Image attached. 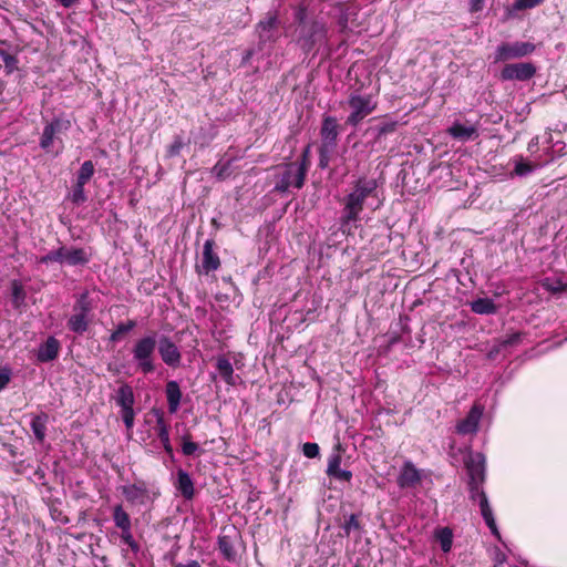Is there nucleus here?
Here are the masks:
<instances>
[{
  "label": "nucleus",
  "instance_id": "72a5a7b5",
  "mask_svg": "<svg viewBox=\"0 0 567 567\" xmlns=\"http://www.w3.org/2000/svg\"><path fill=\"white\" fill-rule=\"evenodd\" d=\"M435 538L444 553H449L453 544V533L449 527H442L435 530Z\"/></svg>",
  "mask_w": 567,
  "mask_h": 567
},
{
  "label": "nucleus",
  "instance_id": "49530a36",
  "mask_svg": "<svg viewBox=\"0 0 567 567\" xmlns=\"http://www.w3.org/2000/svg\"><path fill=\"white\" fill-rule=\"evenodd\" d=\"M0 55H1L2 62L8 71V73L13 72V70L17 69V64H18L17 58L8 52H4V51H1Z\"/></svg>",
  "mask_w": 567,
  "mask_h": 567
},
{
  "label": "nucleus",
  "instance_id": "5fc2aeb1",
  "mask_svg": "<svg viewBox=\"0 0 567 567\" xmlns=\"http://www.w3.org/2000/svg\"><path fill=\"white\" fill-rule=\"evenodd\" d=\"M121 540L125 545H127L128 543L135 540L134 537H133V534H132V528L121 529Z\"/></svg>",
  "mask_w": 567,
  "mask_h": 567
},
{
  "label": "nucleus",
  "instance_id": "2f4dec72",
  "mask_svg": "<svg viewBox=\"0 0 567 567\" xmlns=\"http://www.w3.org/2000/svg\"><path fill=\"white\" fill-rule=\"evenodd\" d=\"M218 549L227 560L234 561L236 559L237 553L230 535H221L218 537Z\"/></svg>",
  "mask_w": 567,
  "mask_h": 567
},
{
  "label": "nucleus",
  "instance_id": "864d4df0",
  "mask_svg": "<svg viewBox=\"0 0 567 567\" xmlns=\"http://www.w3.org/2000/svg\"><path fill=\"white\" fill-rule=\"evenodd\" d=\"M10 382V371L8 369L0 370V391Z\"/></svg>",
  "mask_w": 567,
  "mask_h": 567
},
{
  "label": "nucleus",
  "instance_id": "c756f323",
  "mask_svg": "<svg viewBox=\"0 0 567 567\" xmlns=\"http://www.w3.org/2000/svg\"><path fill=\"white\" fill-rule=\"evenodd\" d=\"M48 419L47 413H40L31 421V430L39 442H43L45 439Z\"/></svg>",
  "mask_w": 567,
  "mask_h": 567
},
{
  "label": "nucleus",
  "instance_id": "9d476101",
  "mask_svg": "<svg viewBox=\"0 0 567 567\" xmlns=\"http://www.w3.org/2000/svg\"><path fill=\"white\" fill-rule=\"evenodd\" d=\"M536 73V68L530 62L506 64L502 72L501 79L504 81H528Z\"/></svg>",
  "mask_w": 567,
  "mask_h": 567
},
{
  "label": "nucleus",
  "instance_id": "4468645a",
  "mask_svg": "<svg viewBox=\"0 0 567 567\" xmlns=\"http://www.w3.org/2000/svg\"><path fill=\"white\" fill-rule=\"evenodd\" d=\"M90 259L91 254L85 248L61 246V265L84 266Z\"/></svg>",
  "mask_w": 567,
  "mask_h": 567
},
{
  "label": "nucleus",
  "instance_id": "13d9d810",
  "mask_svg": "<svg viewBox=\"0 0 567 567\" xmlns=\"http://www.w3.org/2000/svg\"><path fill=\"white\" fill-rule=\"evenodd\" d=\"M547 289L554 293L561 292L566 289V285L558 281L556 285L548 286Z\"/></svg>",
  "mask_w": 567,
  "mask_h": 567
},
{
  "label": "nucleus",
  "instance_id": "a211bd4d",
  "mask_svg": "<svg viewBox=\"0 0 567 567\" xmlns=\"http://www.w3.org/2000/svg\"><path fill=\"white\" fill-rule=\"evenodd\" d=\"M421 481V475L411 462H405L400 475L398 476V485L401 488L415 486Z\"/></svg>",
  "mask_w": 567,
  "mask_h": 567
},
{
  "label": "nucleus",
  "instance_id": "69168bd1",
  "mask_svg": "<svg viewBox=\"0 0 567 567\" xmlns=\"http://www.w3.org/2000/svg\"><path fill=\"white\" fill-rule=\"evenodd\" d=\"M217 175H218V176H221V175H223V169H219V171L217 172Z\"/></svg>",
  "mask_w": 567,
  "mask_h": 567
},
{
  "label": "nucleus",
  "instance_id": "f704fd0d",
  "mask_svg": "<svg viewBox=\"0 0 567 567\" xmlns=\"http://www.w3.org/2000/svg\"><path fill=\"white\" fill-rule=\"evenodd\" d=\"M136 327L135 320H127L126 322H121L116 329L111 333L110 341L117 342L121 340L122 336L132 331Z\"/></svg>",
  "mask_w": 567,
  "mask_h": 567
},
{
  "label": "nucleus",
  "instance_id": "6e6d98bb",
  "mask_svg": "<svg viewBox=\"0 0 567 567\" xmlns=\"http://www.w3.org/2000/svg\"><path fill=\"white\" fill-rule=\"evenodd\" d=\"M485 0H471L470 2V11L471 12H480L484 9Z\"/></svg>",
  "mask_w": 567,
  "mask_h": 567
},
{
  "label": "nucleus",
  "instance_id": "423d86ee",
  "mask_svg": "<svg viewBox=\"0 0 567 567\" xmlns=\"http://www.w3.org/2000/svg\"><path fill=\"white\" fill-rule=\"evenodd\" d=\"M71 122L68 118L55 117L51 122L47 123L43 127V132L40 137V147L50 153L54 141H60L59 135L69 131Z\"/></svg>",
  "mask_w": 567,
  "mask_h": 567
},
{
  "label": "nucleus",
  "instance_id": "0e129e2a",
  "mask_svg": "<svg viewBox=\"0 0 567 567\" xmlns=\"http://www.w3.org/2000/svg\"><path fill=\"white\" fill-rule=\"evenodd\" d=\"M251 55H252V51L251 50L247 51L245 56H244V59H243V61L244 62L248 61L251 58Z\"/></svg>",
  "mask_w": 567,
  "mask_h": 567
},
{
  "label": "nucleus",
  "instance_id": "bf43d9fd",
  "mask_svg": "<svg viewBox=\"0 0 567 567\" xmlns=\"http://www.w3.org/2000/svg\"><path fill=\"white\" fill-rule=\"evenodd\" d=\"M481 483H482V482H475V483L473 484L472 482H470V486H471V496H472V498H473V499H475L476 497L478 498V492H477V489H478V491H482V489L480 488V484H481Z\"/></svg>",
  "mask_w": 567,
  "mask_h": 567
},
{
  "label": "nucleus",
  "instance_id": "603ef678",
  "mask_svg": "<svg viewBox=\"0 0 567 567\" xmlns=\"http://www.w3.org/2000/svg\"><path fill=\"white\" fill-rule=\"evenodd\" d=\"M343 528L346 530V534L349 535L351 530L359 529L360 524L358 520L357 515L351 514L344 522Z\"/></svg>",
  "mask_w": 567,
  "mask_h": 567
},
{
  "label": "nucleus",
  "instance_id": "9b49d317",
  "mask_svg": "<svg viewBox=\"0 0 567 567\" xmlns=\"http://www.w3.org/2000/svg\"><path fill=\"white\" fill-rule=\"evenodd\" d=\"M215 241L207 239L203 246L202 264L196 266L198 274L208 275L212 271H216L220 267L219 256L215 252Z\"/></svg>",
  "mask_w": 567,
  "mask_h": 567
},
{
  "label": "nucleus",
  "instance_id": "a19ab883",
  "mask_svg": "<svg viewBox=\"0 0 567 567\" xmlns=\"http://www.w3.org/2000/svg\"><path fill=\"white\" fill-rule=\"evenodd\" d=\"M182 440H183L182 452L184 455H186V456L194 455L199 450L198 444L195 442H192L189 440V435H184L182 437Z\"/></svg>",
  "mask_w": 567,
  "mask_h": 567
},
{
  "label": "nucleus",
  "instance_id": "4be33fe9",
  "mask_svg": "<svg viewBox=\"0 0 567 567\" xmlns=\"http://www.w3.org/2000/svg\"><path fill=\"white\" fill-rule=\"evenodd\" d=\"M10 297L12 307L21 313L27 306V292L20 280L14 279L10 282Z\"/></svg>",
  "mask_w": 567,
  "mask_h": 567
},
{
  "label": "nucleus",
  "instance_id": "f8f14e48",
  "mask_svg": "<svg viewBox=\"0 0 567 567\" xmlns=\"http://www.w3.org/2000/svg\"><path fill=\"white\" fill-rule=\"evenodd\" d=\"M121 491L125 499L132 505H145L150 501V491L145 482L124 485Z\"/></svg>",
  "mask_w": 567,
  "mask_h": 567
},
{
  "label": "nucleus",
  "instance_id": "e2e57ef3",
  "mask_svg": "<svg viewBox=\"0 0 567 567\" xmlns=\"http://www.w3.org/2000/svg\"><path fill=\"white\" fill-rule=\"evenodd\" d=\"M127 546L131 548V550L135 554H137L141 549L138 543L136 540H133L131 543L127 544Z\"/></svg>",
  "mask_w": 567,
  "mask_h": 567
},
{
  "label": "nucleus",
  "instance_id": "39448f33",
  "mask_svg": "<svg viewBox=\"0 0 567 567\" xmlns=\"http://www.w3.org/2000/svg\"><path fill=\"white\" fill-rule=\"evenodd\" d=\"M348 105L351 113L346 123L355 127L377 109L378 103L371 94L354 92L349 95Z\"/></svg>",
  "mask_w": 567,
  "mask_h": 567
},
{
  "label": "nucleus",
  "instance_id": "bb28decb",
  "mask_svg": "<svg viewBox=\"0 0 567 567\" xmlns=\"http://www.w3.org/2000/svg\"><path fill=\"white\" fill-rule=\"evenodd\" d=\"M115 401L121 410L133 409L135 398L132 386L127 383L122 384L116 391Z\"/></svg>",
  "mask_w": 567,
  "mask_h": 567
},
{
  "label": "nucleus",
  "instance_id": "7ed1b4c3",
  "mask_svg": "<svg viewBox=\"0 0 567 567\" xmlns=\"http://www.w3.org/2000/svg\"><path fill=\"white\" fill-rule=\"evenodd\" d=\"M296 32V42L305 52H310L317 45L324 44L328 39L327 24L319 19H313L300 28H297Z\"/></svg>",
  "mask_w": 567,
  "mask_h": 567
},
{
  "label": "nucleus",
  "instance_id": "a878e982",
  "mask_svg": "<svg viewBox=\"0 0 567 567\" xmlns=\"http://www.w3.org/2000/svg\"><path fill=\"white\" fill-rule=\"evenodd\" d=\"M165 392L168 404V411L171 413H176L179 408L182 399V392L178 383L176 381H168L166 383Z\"/></svg>",
  "mask_w": 567,
  "mask_h": 567
},
{
  "label": "nucleus",
  "instance_id": "680f3d73",
  "mask_svg": "<svg viewBox=\"0 0 567 567\" xmlns=\"http://www.w3.org/2000/svg\"><path fill=\"white\" fill-rule=\"evenodd\" d=\"M79 0H59L60 4L64 8L73 7Z\"/></svg>",
  "mask_w": 567,
  "mask_h": 567
},
{
  "label": "nucleus",
  "instance_id": "2eb2a0df",
  "mask_svg": "<svg viewBox=\"0 0 567 567\" xmlns=\"http://www.w3.org/2000/svg\"><path fill=\"white\" fill-rule=\"evenodd\" d=\"M338 453H333L328 460L327 466V475L333 477L338 481L350 482L352 478V473L347 470H341V461L342 456L340 454L341 446H337Z\"/></svg>",
  "mask_w": 567,
  "mask_h": 567
},
{
  "label": "nucleus",
  "instance_id": "8fccbe9b",
  "mask_svg": "<svg viewBox=\"0 0 567 567\" xmlns=\"http://www.w3.org/2000/svg\"><path fill=\"white\" fill-rule=\"evenodd\" d=\"M121 414H122V420H123L126 429L131 430L134 425V416H135L134 409L121 410Z\"/></svg>",
  "mask_w": 567,
  "mask_h": 567
},
{
  "label": "nucleus",
  "instance_id": "e433bc0d",
  "mask_svg": "<svg viewBox=\"0 0 567 567\" xmlns=\"http://www.w3.org/2000/svg\"><path fill=\"white\" fill-rule=\"evenodd\" d=\"M514 163L515 167L513 174L517 176H527L530 173H533L535 168V166L532 163L525 162L522 156L515 157Z\"/></svg>",
  "mask_w": 567,
  "mask_h": 567
},
{
  "label": "nucleus",
  "instance_id": "de8ad7c7",
  "mask_svg": "<svg viewBox=\"0 0 567 567\" xmlns=\"http://www.w3.org/2000/svg\"><path fill=\"white\" fill-rule=\"evenodd\" d=\"M302 453L308 458H315L320 453L319 445L317 443L307 442L302 445Z\"/></svg>",
  "mask_w": 567,
  "mask_h": 567
},
{
  "label": "nucleus",
  "instance_id": "0eeeda50",
  "mask_svg": "<svg viewBox=\"0 0 567 567\" xmlns=\"http://www.w3.org/2000/svg\"><path fill=\"white\" fill-rule=\"evenodd\" d=\"M535 44L530 42L502 43L495 51V61H507L532 54L535 51Z\"/></svg>",
  "mask_w": 567,
  "mask_h": 567
},
{
  "label": "nucleus",
  "instance_id": "4c0bfd02",
  "mask_svg": "<svg viewBox=\"0 0 567 567\" xmlns=\"http://www.w3.org/2000/svg\"><path fill=\"white\" fill-rule=\"evenodd\" d=\"M93 174L94 165L92 161H85L78 172L76 182L81 184H86L92 178Z\"/></svg>",
  "mask_w": 567,
  "mask_h": 567
},
{
  "label": "nucleus",
  "instance_id": "473e14b6",
  "mask_svg": "<svg viewBox=\"0 0 567 567\" xmlns=\"http://www.w3.org/2000/svg\"><path fill=\"white\" fill-rule=\"evenodd\" d=\"M93 308H94L93 301L90 298L89 292L85 291L78 297V299L73 306V311L90 316Z\"/></svg>",
  "mask_w": 567,
  "mask_h": 567
},
{
  "label": "nucleus",
  "instance_id": "c9c22d12",
  "mask_svg": "<svg viewBox=\"0 0 567 567\" xmlns=\"http://www.w3.org/2000/svg\"><path fill=\"white\" fill-rule=\"evenodd\" d=\"M520 341H522V333L515 332V333L502 339L491 353H493L494 351L498 353L502 350H505L507 348L516 347L517 344L520 343Z\"/></svg>",
  "mask_w": 567,
  "mask_h": 567
},
{
  "label": "nucleus",
  "instance_id": "6ab92c4d",
  "mask_svg": "<svg viewBox=\"0 0 567 567\" xmlns=\"http://www.w3.org/2000/svg\"><path fill=\"white\" fill-rule=\"evenodd\" d=\"M216 369H217L219 377L228 385L234 386L237 384V382L239 380V375L235 374L231 362L225 355L217 357Z\"/></svg>",
  "mask_w": 567,
  "mask_h": 567
},
{
  "label": "nucleus",
  "instance_id": "5701e85b",
  "mask_svg": "<svg viewBox=\"0 0 567 567\" xmlns=\"http://www.w3.org/2000/svg\"><path fill=\"white\" fill-rule=\"evenodd\" d=\"M155 432H156V435L159 439L165 452L171 457H173L174 452H173V446H172L171 440H169V425L164 420L163 414L157 415Z\"/></svg>",
  "mask_w": 567,
  "mask_h": 567
},
{
  "label": "nucleus",
  "instance_id": "ddd939ff",
  "mask_svg": "<svg viewBox=\"0 0 567 567\" xmlns=\"http://www.w3.org/2000/svg\"><path fill=\"white\" fill-rule=\"evenodd\" d=\"M484 408L478 404H474L466 417L461 420L456 424V432L462 435L474 434L478 430V423L483 415Z\"/></svg>",
  "mask_w": 567,
  "mask_h": 567
},
{
  "label": "nucleus",
  "instance_id": "c85d7f7f",
  "mask_svg": "<svg viewBox=\"0 0 567 567\" xmlns=\"http://www.w3.org/2000/svg\"><path fill=\"white\" fill-rule=\"evenodd\" d=\"M471 310L477 315H494L497 306L489 298H478L471 302Z\"/></svg>",
  "mask_w": 567,
  "mask_h": 567
},
{
  "label": "nucleus",
  "instance_id": "3c124183",
  "mask_svg": "<svg viewBox=\"0 0 567 567\" xmlns=\"http://www.w3.org/2000/svg\"><path fill=\"white\" fill-rule=\"evenodd\" d=\"M332 147L320 146L319 148V167L327 168L329 165V152Z\"/></svg>",
  "mask_w": 567,
  "mask_h": 567
},
{
  "label": "nucleus",
  "instance_id": "1a4fd4ad",
  "mask_svg": "<svg viewBox=\"0 0 567 567\" xmlns=\"http://www.w3.org/2000/svg\"><path fill=\"white\" fill-rule=\"evenodd\" d=\"M157 350L162 361L171 367L178 368L182 361V353L176 343L167 336H162L157 340Z\"/></svg>",
  "mask_w": 567,
  "mask_h": 567
},
{
  "label": "nucleus",
  "instance_id": "f3484780",
  "mask_svg": "<svg viewBox=\"0 0 567 567\" xmlns=\"http://www.w3.org/2000/svg\"><path fill=\"white\" fill-rule=\"evenodd\" d=\"M338 122L336 117L327 116L321 126L320 135L322 137V145L327 147H334L338 137Z\"/></svg>",
  "mask_w": 567,
  "mask_h": 567
},
{
  "label": "nucleus",
  "instance_id": "79ce46f5",
  "mask_svg": "<svg viewBox=\"0 0 567 567\" xmlns=\"http://www.w3.org/2000/svg\"><path fill=\"white\" fill-rule=\"evenodd\" d=\"M185 143L181 135H176L172 144L167 147V156L175 157L179 155L181 150L184 147Z\"/></svg>",
  "mask_w": 567,
  "mask_h": 567
},
{
  "label": "nucleus",
  "instance_id": "b1692460",
  "mask_svg": "<svg viewBox=\"0 0 567 567\" xmlns=\"http://www.w3.org/2000/svg\"><path fill=\"white\" fill-rule=\"evenodd\" d=\"M478 504H480V508H481V514L486 523V525L488 526V528L491 529V532L498 536V530H497V526H496V523H495V518H494V515H493V511L489 506V503H488V499H487V496L485 494L484 491H478Z\"/></svg>",
  "mask_w": 567,
  "mask_h": 567
},
{
  "label": "nucleus",
  "instance_id": "393cba45",
  "mask_svg": "<svg viewBox=\"0 0 567 567\" xmlns=\"http://www.w3.org/2000/svg\"><path fill=\"white\" fill-rule=\"evenodd\" d=\"M449 134L460 141H471L475 140L478 136L477 130L475 126L470 125H463L461 123H454L451 127L447 130Z\"/></svg>",
  "mask_w": 567,
  "mask_h": 567
},
{
  "label": "nucleus",
  "instance_id": "338daca9",
  "mask_svg": "<svg viewBox=\"0 0 567 567\" xmlns=\"http://www.w3.org/2000/svg\"><path fill=\"white\" fill-rule=\"evenodd\" d=\"M130 566H131V567H136L134 564H131Z\"/></svg>",
  "mask_w": 567,
  "mask_h": 567
},
{
  "label": "nucleus",
  "instance_id": "58836bf2",
  "mask_svg": "<svg viewBox=\"0 0 567 567\" xmlns=\"http://www.w3.org/2000/svg\"><path fill=\"white\" fill-rule=\"evenodd\" d=\"M311 152L310 145H307L302 151L299 161H297V166L307 175L310 165H311Z\"/></svg>",
  "mask_w": 567,
  "mask_h": 567
},
{
  "label": "nucleus",
  "instance_id": "a18cd8bd",
  "mask_svg": "<svg viewBox=\"0 0 567 567\" xmlns=\"http://www.w3.org/2000/svg\"><path fill=\"white\" fill-rule=\"evenodd\" d=\"M40 264L48 265L50 262H59L61 264V247L55 250L49 251L47 255L41 256L39 258Z\"/></svg>",
  "mask_w": 567,
  "mask_h": 567
},
{
  "label": "nucleus",
  "instance_id": "4d7b16f0",
  "mask_svg": "<svg viewBox=\"0 0 567 567\" xmlns=\"http://www.w3.org/2000/svg\"><path fill=\"white\" fill-rule=\"evenodd\" d=\"M173 567H203V566L195 559H188L186 561L174 563Z\"/></svg>",
  "mask_w": 567,
  "mask_h": 567
},
{
  "label": "nucleus",
  "instance_id": "cd10ccee",
  "mask_svg": "<svg viewBox=\"0 0 567 567\" xmlns=\"http://www.w3.org/2000/svg\"><path fill=\"white\" fill-rule=\"evenodd\" d=\"M91 323L87 315L74 312L68 320V328L78 334H83Z\"/></svg>",
  "mask_w": 567,
  "mask_h": 567
},
{
  "label": "nucleus",
  "instance_id": "ea45409f",
  "mask_svg": "<svg viewBox=\"0 0 567 567\" xmlns=\"http://www.w3.org/2000/svg\"><path fill=\"white\" fill-rule=\"evenodd\" d=\"M84 186L85 184H81V183H75L74 187H73V190H72V194H71V200L72 203L79 205V204H82L86 200V196H85V193H84Z\"/></svg>",
  "mask_w": 567,
  "mask_h": 567
},
{
  "label": "nucleus",
  "instance_id": "f257e3e1",
  "mask_svg": "<svg viewBox=\"0 0 567 567\" xmlns=\"http://www.w3.org/2000/svg\"><path fill=\"white\" fill-rule=\"evenodd\" d=\"M375 187L377 184L374 181H359L353 192L346 197L341 217V229L343 233L347 230V226L351 221H357L359 219V216L363 210L365 199L375 189Z\"/></svg>",
  "mask_w": 567,
  "mask_h": 567
},
{
  "label": "nucleus",
  "instance_id": "c03bdc74",
  "mask_svg": "<svg viewBox=\"0 0 567 567\" xmlns=\"http://www.w3.org/2000/svg\"><path fill=\"white\" fill-rule=\"evenodd\" d=\"M544 0H516L513 3L514 11H522L539 6Z\"/></svg>",
  "mask_w": 567,
  "mask_h": 567
},
{
  "label": "nucleus",
  "instance_id": "f03ea898",
  "mask_svg": "<svg viewBox=\"0 0 567 567\" xmlns=\"http://www.w3.org/2000/svg\"><path fill=\"white\" fill-rule=\"evenodd\" d=\"M156 349V333L145 334L134 341L131 353L137 371L145 375L155 371Z\"/></svg>",
  "mask_w": 567,
  "mask_h": 567
},
{
  "label": "nucleus",
  "instance_id": "052dcab7",
  "mask_svg": "<svg viewBox=\"0 0 567 567\" xmlns=\"http://www.w3.org/2000/svg\"><path fill=\"white\" fill-rule=\"evenodd\" d=\"M566 145L564 142H560V141H557L554 146H553V151L554 153H556L558 156L563 155L564 154V150H565Z\"/></svg>",
  "mask_w": 567,
  "mask_h": 567
},
{
  "label": "nucleus",
  "instance_id": "20e7f679",
  "mask_svg": "<svg viewBox=\"0 0 567 567\" xmlns=\"http://www.w3.org/2000/svg\"><path fill=\"white\" fill-rule=\"evenodd\" d=\"M306 174L297 166V163L281 164L275 167L274 192L284 194L290 187L300 189L305 185Z\"/></svg>",
  "mask_w": 567,
  "mask_h": 567
},
{
  "label": "nucleus",
  "instance_id": "aec40b11",
  "mask_svg": "<svg viewBox=\"0 0 567 567\" xmlns=\"http://www.w3.org/2000/svg\"><path fill=\"white\" fill-rule=\"evenodd\" d=\"M59 350V340L54 337H49L47 341L39 347L37 358L40 362H50L58 357Z\"/></svg>",
  "mask_w": 567,
  "mask_h": 567
},
{
  "label": "nucleus",
  "instance_id": "09e8293b",
  "mask_svg": "<svg viewBox=\"0 0 567 567\" xmlns=\"http://www.w3.org/2000/svg\"><path fill=\"white\" fill-rule=\"evenodd\" d=\"M396 126L398 122L395 121L381 123L379 126H377L378 137L393 133L396 130Z\"/></svg>",
  "mask_w": 567,
  "mask_h": 567
},
{
  "label": "nucleus",
  "instance_id": "7c9ffc66",
  "mask_svg": "<svg viewBox=\"0 0 567 567\" xmlns=\"http://www.w3.org/2000/svg\"><path fill=\"white\" fill-rule=\"evenodd\" d=\"M112 518L115 527H117L120 530L132 528L131 517L122 504H117L113 507Z\"/></svg>",
  "mask_w": 567,
  "mask_h": 567
},
{
  "label": "nucleus",
  "instance_id": "6e6552de",
  "mask_svg": "<svg viewBox=\"0 0 567 567\" xmlns=\"http://www.w3.org/2000/svg\"><path fill=\"white\" fill-rule=\"evenodd\" d=\"M278 16L276 12H268L256 25L259 44L274 43L278 39Z\"/></svg>",
  "mask_w": 567,
  "mask_h": 567
},
{
  "label": "nucleus",
  "instance_id": "dca6fc26",
  "mask_svg": "<svg viewBox=\"0 0 567 567\" xmlns=\"http://www.w3.org/2000/svg\"><path fill=\"white\" fill-rule=\"evenodd\" d=\"M471 482H483L485 477V456L482 453L472 454L466 462Z\"/></svg>",
  "mask_w": 567,
  "mask_h": 567
},
{
  "label": "nucleus",
  "instance_id": "37998d69",
  "mask_svg": "<svg viewBox=\"0 0 567 567\" xmlns=\"http://www.w3.org/2000/svg\"><path fill=\"white\" fill-rule=\"evenodd\" d=\"M295 21L298 23L297 28L308 23L307 20V6L305 3H300L295 8Z\"/></svg>",
  "mask_w": 567,
  "mask_h": 567
},
{
  "label": "nucleus",
  "instance_id": "412c9836",
  "mask_svg": "<svg viewBox=\"0 0 567 567\" xmlns=\"http://www.w3.org/2000/svg\"><path fill=\"white\" fill-rule=\"evenodd\" d=\"M174 486L185 499H192L195 495L193 480L190 475L182 468L177 471V478Z\"/></svg>",
  "mask_w": 567,
  "mask_h": 567
}]
</instances>
